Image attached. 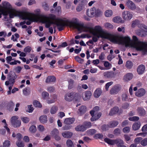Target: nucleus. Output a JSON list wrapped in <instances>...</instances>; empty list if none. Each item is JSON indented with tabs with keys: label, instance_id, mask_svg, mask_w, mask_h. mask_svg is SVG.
<instances>
[{
	"label": "nucleus",
	"instance_id": "nucleus-63",
	"mask_svg": "<svg viewBox=\"0 0 147 147\" xmlns=\"http://www.w3.org/2000/svg\"><path fill=\"white\" fill-rule=\"evenodd\" d=\"M21 124V121L18 120V121H17L16 123H15L13 125L14 127H19L20 126Z\"/></svg>",
	"mask_w": 147,
	"mask_h": 147
},
{
	"label": "nucleus",
	"instance_id": "nucleus-64",
	"mask_svg": "<svg viewBox=\"0 0 147 147\" xmlns=\"http://www.w3.org/2000/svg\"><path fill=\"white\" fill-rule=\"evenodd\" d=\"M38 129L41 132L44 131L45 129L44 126L41 125H39L38 126Z\"/></svg>",
	"mask_w": 147,
	"mask_h": 147
},
{
	"label": "nucleus",
	"instance_id": "nucleus-4",
	"mask_svg": "<svg viewBox=\"0 0 147 147\" xmlns=\"http://www.w3.org/2000/svg\"><path fill=\"white\" fill-rule=\"evenodd\" d=\"M39 19L42 23H46L45 26L47 28H49L51 25L53 23L51 20H54L55 19V16L52 14H50L48 16L41 15L40 16Z\"/></svg>",
	"mask_w": 147,
	"mask_h": 147
},
{
	"label": "nucleus",
	"instance_id": "nucleus-14",
	"mask_svg": "<svg viewBox=\"0 0 147 147\" xmlns=\"http://www.w3.org/2000/svg\"><path fill=\"white\" fill-rule=\"evenodd\" d=\"M145 90L143 88H140L135 93L136 96L140 97L143 96L145 93Z\"/></svg>",
	"mask_w": 147,
	"mask_h": 147
},
{
	"label": "nucleus",
	"instance_id": "nucleus-27",
	"mask_svg": "<svg viewBox=\"0 0 147 147\" xmlns=\"http://www.w3.org/2000/svg\"><path fill=\"white\" fill-rule=\"evenodd\" d=\"M101 94V89L100 88H97L95 91L94 94V96L95 98H98Z\"/></svg>",
	"mask_w": 147,
	"mask_h": 147
},
{
	"label": "nucleus",
	"instance_id": "nucleus-38",
	"mask_svg": "<svg viewBox=\"0 0 147 147\" xmlns=\"http://www.w3.org/2000/svg\"><path fill=\"white\" fill-rule=\"evenodd\" d=\"M79 110L81 114H83L86 111V106H82L80 107Z\"/></svg>",
	"mask_w": 147,
	"mask_h": 147
},
{
	"label": "nucleus",
	"instance_id": "nucleus-33",
	"mask_svg": "<svg viewBox=\"0 0 147 147\" xmlns=\"http://www.w3.org/2000/svg\"><path fill=\"white\" fill-rule=\"evenodd\" d=\"M68 88L69 89H72L73 87L74 81L71 79H69L68 80Z\"/></svg>",
	"mask_w": 147,
	"mask_h": 147
},
{
	"label": "nucleus",
	"instance_id": "nucleus-17",
	"mask_svg": "<svg viewBox=\"0 0 147 147\" xmlns=\"http://www.w3.org/2000/svg\"><path fill=\"white\" fill-rule=\"evenodd\" d=\"M145 70V66L143 64H141L138 67L137 71L138 74L141 75L144 72Z\"/></svg>",
	"mask_w": 147,
	"mask_h": 147
},
{
	"label": "nucleus",
	"instance_id": "nucleus-52",
	"mask_svg": "<svg viewBox=\"0 0 147 147\" xmlns=\"http://www.w3.org/2000/svg\"><path fill=\"white\" fill-rule=\"evenodd\" d=\"M29 130L32 133H34L36 131V127L34 125H32L30 127Z\"/></svg>",
	"mask_w": 147,
	"mask_h": 147
},
{
	"label": "nucleus",
	"instance_id": "nucleus-24",
	"mask_svg": "<svg viewBox=\"0 0 147 147\" xmlns=\"http://www.w3.org/2000/svg\"><path fill=\"white\" fill-rule=\"evenodd\" d=\"M40 122L42 123H45L47 121V117L46 115H43L40 117L39 118Z\"/></svg>",
	"mask_w": 147,
	"mask_h": 147
},
{
	"label": "nucleus",
	"instance_id": "nucleus-61",
	"mask_svg": "<svg viewBox=\"0 0 147 147\" xmlns=\"http://www.w3.org/2000/svg\"><path fill=\"white\" fill-rule=\"evenodd\" d=\"M71 126L68 125L62 127V129L63 130H66L70 129L71 128Z\"/></svg>",
	"mask_w": 147,
	"mask_h": 147
},
{
	"label": "nucleus",
	"instance_id": "nucleus-37",
	"mask_svg": "<svg viewBox=\"0 0 147 147\" xmlns=\"http://www.w3.org/2000/svg\"><path fill=\"white\" fill-rule=\"evenodd\" d=\"M83 124L86 128V130L87 128L90 127L92 126L91 123L90 121H85L83 122Z\"/></svg>",
	"mask_w": 147,
	"mask_h": 147
},
{
	"label": "nucleus",
	"instance_id": "nucleus-11",
	"mask_svg": "<svg viewBox=\"0 0 147 147\" xmlns=\"http://www.w3.org/2000/svg\"><path fill=\"white\" fill-rule=\"evenodd\" d=\"M91 96L92 92L90 91H86L82 94V98L84 100H89Z\"/></svg>",
	"mask_w": 147,
	"mask_h": 147
},
{
	"label": "nucleus",
	"instance_id": "nucleus-9",
	"mask_svg": "<svg viewBox=\"0 0 147 147\" xmlns=\"http://www.w3.org/2000/svg\"><path fill=\"white\" fill-rule=\"evenodd\" d=\"M135 33L138 35L143 37L146 35V33L147 32V26H146L144 27L143 30H137L135 31Z\"/></svg>",
	"mask_w": 147,
	"mask_h": 147
},
{
	"label": "nucleus",
	"instance_id": "nucleus-53",
	"mask_svg": "<svg viewBox=\"0 0 147 147\" xmlns=\"http://www.w3.org/2000/svg\"><path fill=\"white\" fill-rule=\"evenodd\" d=\"M75 59L77 61L80 63H82L84 61L83 59H81L78 56L75 57Z\"/></svg>",
	"mask_w": 147,
	"mask_h": 147
},
{
	"label": "nucleus",
	"instance_id": "nucleus-25",
	"mask_svg": "<svg viewBox=\"0 0 147 147\" xmlns=\"http://www.w3.org/2000/svg\"><path fill=\"white\" fill-rule=\"evenodd\" d=\"M141 126V123L140 122L134 123L132 125V128L133 130L136 131Z\"/></svg>",
	"mask_w": 147,
	"mask_h": 147
},
{
	"label": "nucleus",
	"instance_id": "nucleus-6",
	"mask_svg": "<svg viewBox=\"0 0 147 147\" xmlns=\"http://www.w3.org/2000/svg\"><path fill=\"white\" fill-rule=\"evenodd\" d=\"M78 95L76 92H71L66 93L65 95V100L70 102L74 100L77 101L78 99Z\"/></svg>",
	"mask_w": 147,
	"mask_h": 147
},
{
	"label": "nucleus",
	"instance_id": "nucleus-7",
	"mask_svg": "<svg viewBox=\"0 0 147 147\" xmlns=\"http://www.w3.org/2000/svg\"><path fill=\"white\" fill-rule=\"evenodd\" d=\"M17 78L16 73L12 71H10L7 76V78L10 82V84H12V86L15 83V80Z\"/></svg>",
	"mask_w": 147,
	"mask_h": 147
},
{
	"label": "nucleus",
	"instance_id": "nucleus-32",
	"mask_svg": "<svg viewBox=\"0 0 147 147\" xmlns=\"http://www.w3.org/2000/svg\"><path fill=\"white\" fill-rule=\"evenodd\" d=\"M115 144H116L117 146L119 147H121L124 144L123 142V140L121 139H117L116 140Z\"/></svg>",
	"mask_w": 147,
	"mask_h": 147
},
{
	"label": "nucleus",
	"instance_id": "nucleus-41",
	"mask_svg": "<svg viewBox=\"0 0 147 147\" xmlns=\"http://www.w3.org/2000/svg\"><path fill=\"white\" fill-rule=\"evenodd\" d=\"M118 89L116 86L113 88L110 91V93L111 94H116L118 92Z\"/></svg>",
	"mask_w": 147,
	"mask_h": 147
},
{
	"label": "nucleus",
	"instance_id": "nucleus-22",
	"mask_svg": "<svg viewBox=\"0 0 147 147\" xmlns=\"http://www.w3.org/2000/svg\"><path fill=\"white\" fill-rule=\"evenodd\" d=\"M56 81V78L53 76H49L47 78L46 80V82L50 83L54 82Z\"/></svg>",
	"mask_w": 147,
	"mask_h": 147
},
{
	"label": "nucleus",
	"instance_id": "nucleus-18",
	"mask_svg": "<svg viewBox=\"0 0 147 147\" xmlns=\"http://www.w3.org/2000/svg\"><path fill=\"white\" fill-rule=\"evenodd\" d=\"M103 74L105 77L108 78H112L115 76L114 73L112 71H106L104 72Z\"/></svg>",
	"mask_w": 147,
	"mask_h": 147
},
{
	"label": "nucleus",
	"instance_id": "nucleus-28",
	"mask_svg": "<svg viewBox=\"0 0 147 147\" xmlns=\"http://www.w3.org/2000/svg\"><path fill=\"white\" fill-rule=\"evenodd\" d=\"M104 65L105 67V69L109 70L112 67L111 64L107 61H103Z\"/></svg>",
	"mask_w": 147,
	"mask_h": 147
},
{
	"label": "nucleus",
	"instance_id": "nucleus-56",
	"mask_svg": "<svg viewBox=\"0 0 147 147\" xmlns=\"http://www.w3.org/2000/svg\"><path fill=\"white\" fill-rule=\"evenodd\" d=\"M139 118L137 116H134L132 117H129V120L132 121H137L139 120Z\"/></svg>",
	"mask_w": 147,
	"mask_h": 147
},
{
	"label": "nucleus",
	"instance_id": "nucleus-55",
	"mask_svg": "<svg viewBox=\"0 0 147 147\" xmlns=\"http://www.w3.org/2000/svg\"><path fill=\"white\" fill-rule=\"evenodd\" d=\"M123 131L124 133H128L130 130V128L129 127H126L124 128L123 129Z\"/></svg>",
	"mask_w": 147,
	"mask_h": 147
},
{
	"label": "nucleus",
	"instance_id": "nucleus-40",
	"mask_svg": "<svg viewBox=\"0 0 147 147\" xmlns=\"http://www.w3.org/2000/svg\"><path fill=\"white\" fill-rule=\"evenodd\" d=\"M139 23V20H136L132 22L131 27L132 28H135L136 26H138V23Z\"/></svg>",
	"mask_w": 147,
	"mask_h": 147
},
{
	"label": "nucleus",
	"instance_id": "nucleus-13",
	"mask_svg": "<svg viewBox=\"0 0 147 147\" xmlns=\"http://www.w3.org/2000/svg\"><path fill=\"white\" fill-rule=\"evenodd\" d=\"M126 5L129 9L132 10H134L136 9V6L135 4L130 0H128L126 2Z\"/></svg>",
	"mask_w": 147,
	"mask_h": 147
},
{
	"label": "nucleus",
	"instance_id": "nucleus-35",
	"mask_svg": "<svg viewBox=\"0 0 147 147\" xmlns=\"http://www.w3.org/2000/svg\"><path fill=\"white\" fill-rule=\"evenodd\" d=\"M113 14V11L111 10H107L105 12V16L107 17H111L112 16Z\"/></svg>",
	"mask_w": 147,
	"mask_h": 147
},
{
	"label": "nucleus",
	"instance_id": "nucleus-16",
	"mask_svg": "<svg viewBox=\"0 0 147 147\" xmlns=\"http://www.w3.org/2000/svg\"><path fill=\"white\" fill-rule=\"evenodd\" d=\"M92 117L90 119V120L92 121H96L100 118L101 116V114L100 112L93 114V115H91Z\"/></svg>",
	"mask_w": 147,
	"mask_h": 147
},
{
	"label": "nucleus",
	"instance_id": "nucleus-58",
	"mask_svg": "<svg viewBox=\"0 0 147 147\" xmlns=\"http://www.w3.org/2000/svg\"><path fill=\"white\" fill-rule=\"evenodd\" d=\"M31 50L32 48L30 47L27 46L24 49V51L25 53H29Z\"/></svg>",
	"mask_w": 147,
	"mask_h": 147
},
{
	"label": "nucleus",
	"instance_id": "nucleus-47",
	"mask_svg": "<svg viewBox=\"0 0 147 147\" xmlns=\"http://www.w3.org/2000/svg\"><path fill=\"white\" fill-rule=\"evenodd\" d=\"M10 145V142L8 140H6L3 144V147H9Z\"/></svg>",
	"mask_w": 147,
	"mask_h": 147
},
{
	"label": "nucleus",
	"instance_id": "nucleus-49",
	"mask_svg": "<svg viewBox=\"0 0 147 147\" xmlns=\"http://www.w3.org/2000/svg\"><path fill=\"white\" fill-rule=\"evenodd\" d=\"M118 124V122L117 121H113L111 122L110 124V126L111 127H114L117 126Z\"/></svg>",
	"mask_w": 147,
	"mask_h": 147
},
{
	"label": "nucleus",
	"instance_id": "nucleus-3",
	"mask_svg": "<svg viewBox=\"0 0 147 147\" xmlns=\"http://www.w3.org/2000/svg\"><path fill=\"white\" fill-rule=\"evenodd\" d=\"M3 6L2 7L0 8V12H2L3 15L5 16L9 13L10 18H13L14 16H17L20 12L13 9L12 6L8 2H3Z\"/></svg>",
	"mask_w": 147,
	"mask_h": 147
},
{
	"label": "nucleus",
	"instance_id": "nucleus-20",
	"mask_svg": "<svg viewBox=\"0 0 147 147\" xmlns=\"http://www.w3.org/2000/svg\"><path fill=\"white\" fill-rule=\"evenodd\" d=\"M75 121V119L74 118H69L65 119L64 123L67 125H70L73 123Z\"/></svg>",
	"mask_w": 147,
	"mask_h": 147
},
{
	"label": "nucleus",
	"instance_id": "nucleus-29",
	"mask_svg": "<svg viewBox=\"0 0 147 147\" xmlns=\"http://www.w3.org/2000/svg\"><path fill=\"white\" fill-rule=\"evenodd\" d=\"M100 110V107L98 106H96L94 107L93 109L90 111V113L91 115H93V114L98 113Z\"/></svg>",
	"mask_w": 147,
	"mask_h": 147
},
{
	"label": "nucleus",
	"instance_id": "nucleus-46",
	"mask_svg": "<svg viewBox=\"0 0 147 147\" xmlns=\"http://www.w3.org/2000/svg\"><path fill=\"white\" fill-rule=\"evenodd\" d=\"M42 7L45 11H47L49 10V6L45 2L43 3Z\"/></svg>",
	"mask_w": 147,
	"mask_h": 147
},
{
	"label": "nucleus",
	"instance_id": "nucleus-12",
	"mask_svg": "<svg viewBox=\"0 0 147 147\" xmlns=\"http://www.w3.org/2000/svg\"><path fill=\"white\" fill-rule=\"evenodd\" d=\"M96 9L95 7L92 8L90 11L88 10L87 12V15L90 17H93L95 15H96Z\"/></svg>",
	"mask_w": 147,
	"mask_h": 147
},
{
	"label": "nucleus",
	"instance_id": "nucleus-5",
	"mask_svg": "<svg viewBox=\"0 0 147 147\" xmlns=\"http://www.w3.org/2000/svg\"><path fill=\"white\" fill-rule=\"evenodd\" d=\"M17 16L22 19L28 20V21L26 22V23L27 25H30L32 22L36 20L35 18L31 16L30 13L25 11L20 12Z\"/></svg>",
	"mask_w": 147,
	"mask_h": 147
},
{
	"label": "nucleus",
	"instance_id": "nucleus-62",
	"mask_svg": "<svg viewBox=\"0 0 147 147\" xmlns=\"http://www.w3.org/2000/svg\"><path fill=\"white\" fill-rule=\"evenodd\" d=\"M23 122L25 123H28L29 121V119L28 118L26 117H23L21 118Z\"/></svg>",
	"mask_w": 147,
	"mask_h": 147
},
{
	"label": "nucleus",
	"instance_id": "nucleus-8",
	"mask_svg": "<svg viewBox=\"0 0 147 147\" xmlns=\"http://www.w3.org/2000/svg\"><path fill=\"white\" fill-rule=\"evenodd\" d=\"M122 16L123 19L125 20L129 21L132 18L133 15L129 11H124L122 13Z\"/></svg>",
	"mask_w": 147,
	"mask_h": 147
},
{
	"label": "nucleus",
	"instance_id": "nucleus-1",
	"mask_svg": "<svg viewBox=\"0 0 147 147\" xmlns=\"http://www.w3.org/2000/svg\"><path fill=\"white\" fill-rule=\"evenodd\" d=\"M107 39L115 43L123 45L126 47L135 48L138 51L147 53V44L144 42L138 41V38L135 36L132 37V40L128 36L121 37L116 34H111L102 30V38Z\"/></svg>",
	"mask_w": 147,
	"mask_h": 147
},
{
	"label": "nucleus",
	"instance_id": "nucleus-15",
	"mask_svg": "<svg viewBox=\"0 0 147 147\" xmlns=\"http://www.w3.org/2000/svg\"><path fill=\"white\" fill-rule=\"evenodd\" d=\"M73 133L69 131H65L62 133V135L64 138H71L73 135Z\"/></svg>",
	"mask_w": 147,
	"mask_h": 147
},
{
	"label": "nucleus",
	"instance_id": "nucleus-36",
	"mask_svg": "<svg viewBox=\"0 0 147 147\" xmlns=\"http://www.w3.org/2000/svg\"><path fill=\"white\" fill-rule=\"evenodd\" d=\"M104 26L105 28L108 29H113L114 28L113 25L109 23L106 22L104 24Z\"/></svg>",
	"mask_w": 147,
	"mask_h": 147
},
{
	"label": "nucleus",
	"instance_id": "nucleus-34",
	"mask_svg": "<svg viewBox=\"0 0 147 147\" xmlns=\"http://www.w3.org/2000/svg\"><path fill=\"white\" fill-rule=\"evenodd\" d=\"M66 144L67 147H74V145L72 141L70 140H67L66 142Z\"/></svg>",
	"mask_w": 147,
	"mask_h": 147
},
{
	"label": "nucleus",
	"instance_id": "nucleus-10",
	"mask_svg": "<svg viewBox=\"0 0 147 147\" xmlns=\"http://www.w3.org/2000/svg\"><path fill=\"white\" fill-rule=\"evenodd\" d=\"M55 24L58 27V28L59 31H61L64 29L65 26L66 25V23L63 20L57 22L55 23Z\"/></svg>",
	"mask_w": 147,
	"mask_h": 147
},
{
	"label": "nucleus",
	"instance_id": "nucleus-23",
	"mask_svg": "<svg viewBox=\"0 0 147 147\" xmlns=\"http://www.w3.org/2000/svg\"><path fill=\"white\" fill-rule=\"evenodd\" d=\"M133 77V75L131 73H129L124 76L123 79L125 81H127L131 80Z\"/></svg>",
	"mask_w": 147,
	"mask_h": 147
},
{
	"label": "nucleus",
	"instance_id": "nucleus-26",
	"mask_svg": "<svg viewBox=\"0 0 147 147\" xmlns=\"http://www.w3.org/2000/svg\"><path fill=\"white\" fill-rule=\"evenodd\" d=\"M105 141L109 144L114 145L115 144L116 140H112L108 138H106L104 139Z\"/></svg>",
	"mask_w": 147,
	"mask_h": 147
},
{
	"label": "nucleus",
	"instance_id": "nucleus-30",
	"mask_svg": "<svg viewBox=\"0 0 147 147\" xmlns=\"http://www.w3.org/2000/svg\"><path fill=\"white\" fill-rule=\"evenodd\" d=\"M138 113L139 115L141 116H143L146 113L145 110L142 108H139L137 110Z\"/></svg>",
	"mask_w": 147,
	"mask_h": 147
},
{
	"label": "nucleus",
	"instance_id": "nucleus-48",
	"mask_svg": "<svg viewBox=\"0 0 147 147\" xmlns=\"http://www.w3.org/2000/svg\"><path fill=\"white\" fill-rule=\"evenodd\" d=\"M85 7L79 4L76 7V10L78 11L79 12L83 10L85 8Z\"/></svg>",
	"mask_w": 147,
	"mask_h": 147
},
{
	"label": "nucleus",
	"instance_id": "nucleus-39",
	"mask_svg": "<svg viewBox=\"0 0 147 147\" xmlns=\"http://www.w3.org/2000/svg\"><path fill=\"white\" fill-rule=\"evenodd\" d=\"M18 116H14L12 117L11 118V123L13 125L15 123L16 121L18 120Z\"/></svg>",
	"mask_w": 147,
	"mask_h": 147
},
{
	"label": "nucleus",
	"instance_id": "nucleus-45",
	"mask_svg": "<svg viewBox=\"0 0 147 147\" xmlns=\"http://www.w3.org/2000/svg\"><path fill=\"white\" fill-rule=\"evenodd\" d=\"M133 136L132 134H130L128 135L127 134H125L124 135V138L125 141H126L127 143H129V142H128L131 139V136Z\"/></svg>",
	"mask_w": 147,
	"mask_h": 147
},
{
	"label": "nucleus",
	"instance_id": "nucleus-50",
	"mask_svg": "<svg viewBox=\"0 0 147 147\" xmlns=\"http://www.w3.org/2000/svg\"><path fill=\"white\" fill-rule=\"evenodd\" d=\"M33 105L36 107H42L40 103L37 100H35L34 101Z\"/></svg>",
	"mask_w": 147,
	"mask_h": 147
},
{
	"label": "nucleus",
	"instance_id": "nucleus-2",
	"mask_svg": "<svg viewBox=\"0 0 147 147\" xmlns=\"http://www.w3.org/2000/svg\"><path fill=\"white\" fill-rule=\"evenodd\" d=\"M71 26L76 28L80 32H88L94 36L92 38L94 42H96L98 38L101 37V27L100 26H95L94 28L84 26V24L80 23L78 20L75 18L70 23Z\"/></svg>",
	"mask_w": 147,
	"mask_h": 147
},
{
	"label": "nucleus",
	"instance_id": "nucleus-19",
	"mask_svg": "<svg viewBox=\"0 0 147 147\" xmlns=\"http://www.w3.org/2000/svg\"><path fill=\"white\" fill-rule=\"evenodd\" d=\"M113 22L116 23H123L124 21L122 20L120 16H116L114 17L112 19Z\"/></svg>",
	"mask_w": 147,
	"mask_h": 147
},
{
	"label": "nucleus",
	"instance_id": "nucleus-44",
	"mask_svg": "<svg viewBox=\"0 0 147 147\" xmlns=\"http://www.w3.org/2000/svg\"><path fill=\"white\" fill-rule=\"evenodd\" d=\"M96 132V131L94 129H90L87 131V133L89 135H92Z\"/></svg>",
	"mask_w": 147,
	"mask_h": 147
},
{
	"label": "nucleus",
	"instance_id": "nucleus-57",
	"mask_svg": "<svg viewBox=\"0 0 147 147\" xmlns=\"http://www.w3.org/2000/svg\"><path fill=\"white\" fill-rule=\"evenodd\" d=\"M16 144L17 146L18 147H24V146L23 142L20 140H19L17 142Z\"/></svg>",
	"mask_w": 147,
	"mask_h": 147
},
{
	"label": "nucleus",
	"instance_id": "nucleus-51",
	"mask_svg": "<svg viewBox=\"0 0 147 147\" xmlns=\"http://www.w3.org/2000/svg\"><path fill=\"white\" fill-rule=\"evenodd\" d=\"M125 66L127 68L130 69L132 66V63L130 61H127L126 62Z\"/></svg>",
	"mask_w": 147,
	"mask_h": 147
},
{
	"label": "nucleus",
	"instance_id": "nucleus-59",
	"mask_svg": "<svg viewBox=\"0 0 147 147\" xmlns=\"http://www.w3.org/2000/svg\"><path fill=\"white\" fill-rule=\"evenodd\" d=\"M142 139V138L141 137H137L134 140V142L135 144L137 145L139 144Z\"/></svg>",
	"mask_w": 147,
	"mask_h": 147
},
{
	"label": "nucleus",
	"instance_id": "nucleus-54",
	"mask_svg": "<svg viewBox=\"0 0 147 147\" xmlns=\"http://www.w3.org/2000/svg\"><path fill=\"white\" fill-rule=\"evenodd\" d=\"M78 1H80L79 4L84 7H85L87 3V0H79Z\"/></svg>",
	"mask_w": 147,
	"mask_h": 147
},
{
	"label": "nucleus",
	"instance_id": "nucleus-43",
	"mask_svg": "<svg viewBox=\"0 0 147 147\" xmlns=\"http://www.w3.org/2000/svg\"><path fill=\"white\" fill-rule=\"evenodd\" d=\"M30 88L29 87L26 88L23 91L24 95L27 96L29 94Z\"/></svg>",
	"mask_w": 147,
	"mask_h": 147
},
{
	"label": "nucleus",
	"instance_id": "nucleus-60",
	"mask_svg": "<svg viewBox=\"0 0 147 147\" xmlns=\"http://www.w3.org/2000/svg\"><path fill=\"white\" fill-rule=\"evenodd\" d=\"M141 144L143 146H145L147 145V138L144 139L141 141Z\"/></svg>",
	"mask_w": 147,
	"mask_h": 147
},
{
	"label": "nucleus",
	"instance_id": "nucleus-21",
	"mask_svg": "<svg viewBox=\"0 0 147 147\" xmlns=\"http://www.w3.org/2000/svg\"><path fill=\"white\" fill-rule=\"evenodd\" d=\"M75 130L77 131L83 132L86 130V128L84 127L83 124L82 125H79L75 127Z\"/></svg>",
	"mask_w": 147,
	"mask_h": 147
},
{
	"label": "nucleus",
	"instance_id": "nucleus-42",
	"mask_svg": "<svg viewBox=\"0 0 147 147\" xmlns=\"http://www.w3.org/2000/svg\"><path fill=\"white\" fill-rule=\"evenodd\" d=\"M57 107L55 106H53L50 110V112L52 114L55 113L57 111Z\"/></svg>",
	"mask_w": 147,
	"mask_h": 147
},
{
	"label": "nucleus",
	"instance_id": "nucleus-31",
	"mask_svg": "<svg viewBox=\"0 0 147 147\" xmlns=\"http://www.w3.org/2000/svg\"><path fill=\"white\" fill-rule=\"evenodd\" d=\"M118 110L119 108L118 107H114L111 109L109 113V115H112L116 113L118 111Z\"/></svg>",
	"mask_w": 147,
	"mask_h": 147
}]
</instances>
